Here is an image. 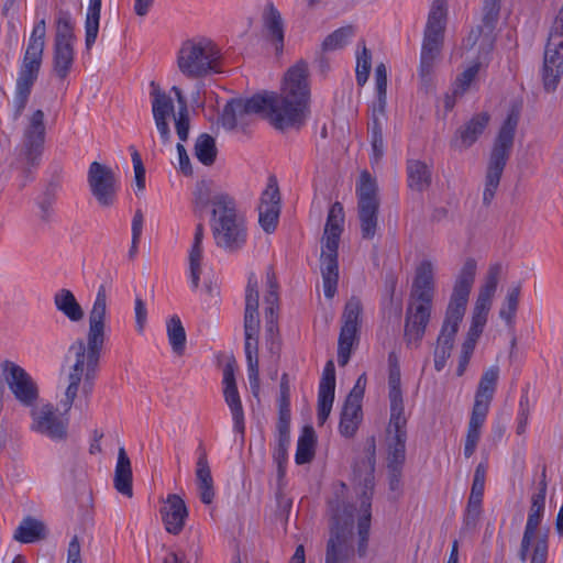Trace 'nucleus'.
<instances>
[{"mask_svg": "<svg viewBox=\"0 0 563 563\" xmlns=\"http://www.w3.org/2000/svg\"><path fill=\"white\" fill-rule=\"evenodd\" d=\"M307 62L298 60L285 74L280 93L264 91L274 99L268 106V121L277 130L301 125L309 115L310 84Z\"/></svg>", "mask_w": 563, "mask_h": 563, "instance_id": "nucleus-1", "label": "nucleus"}, {"mask_svg": "<svg viewBox=\"0 0 563 563\" xmlns=\"http://www.w3.org/2000/svg\"><path fill=\"white\" fill-rule=\"evenodd\" d=\"M434 294V267L430 261H423L417 267L412 284L411 298L406 311L404 339L409 347H418L426 333L431 316Z\"/></svg>", "mask_w": 563, "mask_h": 563, "instance_id": "nucleus-2", "label": "nucleus"}, {"mask_svg": "<svg viewBox=\"0 0 563 563\" xmlns=\"http://www.w3.org/2000/svg\"><path fill=\"white\" fill-rule=\"evenodd\" d=\"M104 343L87 339L76 340L69 346V353L74 355V363L70 365L64 398L60 406L67 413L75 402L79 390L85 396L92 391L95 379L98 375L101 352Z\"/></svg>", "mask_w": 563, "mask_h": 563, "instance_id": "nucleus-3", "label": "nucleus"}, {"mask_svg": "<svg viewBox=\"0 0 563 563\" xmlns=\"http://www.w3.org/2000/svg\"><path fill=\"white\" fill-rule=\"evenodd\" d=\"M477 263L474 258H467L454 283L453 291L445 311L440 333L437 339L435 349L452 352L454 339L463 320L468 296L475 282Z\"/></svg>", "mask_w": 563, "mask_h": 563, "instance_id": "nucleus-4", "label": "nucleus"}, {"mask_svg": "<svg viewBox=\"0 0 563 563\" xmlns=\"http://www.w3.org/2000/svg\"><path fill=\"white\" fill-rule=\"evenodd\" d=\"M210 227L214 243L228 253L240 251L246 243L247 228L231 196H219L211 210Z\"/></svg>", "mask_w": 563, "mask_h": 563, "instance_id": "nucleus-5", "label": "nucleus"}, {"mask_svg": "<svg viewBox=\"0 0 563 563\" xmlns=\"http://www.w3.org/2000/svg\"><path fill=\"white\" fill-rule=\"evenodd\" d=\"M448 0H432L423 30L420 66L418 71L421 86L427 92L432 87L434 62L443 46L444 33L448 24Z\"/></svg>", "mask_w": 563, "mask_h": 563, "instance_id": "nucleus-6", "label": "nucleus"}, {"mask_svg": "<svg viewBox=\"0 0 563 563\" xmlns=\"http://www.w3.org/2000/svg\"><path fill=\"white\" fill-rule=\"evenodd\" d=\"M177 67L188 79L205 78L222 71V54L210 38L199 36L186 40L177 52Z\"/></svg>", "mask_w": 563, "mask_h": 563, "instance_id": "nucleus-7", "label": "nucleus"}, {"mask_svg": "<svg viewBox=\"0 0 563 563\" xmlns=\"http://www.w3.org/2000/svg\"><path fill=\"white\" fill-rule=\"evenodd\" d=\"M518 121V113L511 111L504 121L494 142L488 161L483 192V203L486 206L490 205L493 201L499 186L501 175L510 157Z\"/></svg>", "mask_w": 563, "mask_h": 563, "instance_id": "nucleus-8", "label": "nucleus"}, {"mask_svg": "<svg viewBox=\"0 0 563 563\" xmlns=\"http://www.w3.org/2000/svg\"><path fill=\"white\" fill-rule=\"evenodd\" d=\"M375 446L358 459L353 466L354 482L362 488L360 515L357 518V548L360 558H364L368 548L371 528V506L374 489Z\"/></svg>", "mask_w": 563, "mask_h": 563, "instance_id": "nucleus-9", "label": "nucleus"}, {"mask_svg": "<svg viewBox=\"0 0 563 563\" xmlns=\"http://www.w3.org/2000/svg\"><path fill=\"white\" fill-rule=\"evenodd\" d=\"M357 216L362 238L372 240L378 229L379 197L377 180L363 170L356 184Z\"/></svg>", "mask_w": 563, "mask_h": 563, "instance_id": "nucleus-10", "label": "nucleus"}, {"mask_svg": "<svg viewBox=\"0 0 563 563\" xmlns=\"http://www.w3.org/2000/svg\"><path fill=\"white\" fill-rule=\"evenodd\" d=\"M501 9V0H483L481 23L471 29L468 35L462 42V48L471 51L479 47V58L490 56L496 42L495 30L497 27Z\"/></svg>", "mask_w": 563, "mask_h": 563, "instance_id": "nucleus-11", "label": "nucleus"}, {"mask_svg": "<svg viewBox=\"0 0 563 563\" xmlns=\"http://www.w3.org/2000/svg\"><path fill=\"white\" fill-rule=\"evenodd\" d=\"M273 100L265 97L264 93L254 95L249 99H231L223 108L220 118L221 124L225 130L232 131L236 128L247 126L253 114H260L268 120V106H272Z\"/></svg>", "mask_w": 563, "mask_h": 563, "instance_id": "nucleus-12", "label": "nucleus"}, {"mask_svg": "<svg viewBox=\"0 0 563 563\" xmlns=\"http://www.w3.org/2000/svg\"><path fill=\"white\" fill-rule=\"evenodd\" d=\"M327 542L324 563H349L354 555V518L351 510L336 515Z\"/></svg>", "mask_w": 563, "mask_h": 563, "instance_id": "nucleus-13", "label": "nucleus"}, {"mask_svg": "<svg viewBox=\"0 0 563 563\" xmlns=\"http://www.w3.org/2000/svg\"><path fill=\"white\" fill-rule=\"evenodd\" d=\"M563 74V3L551 27L543 60V85L547 91L555 90Z\"/></svg>", "mask_w": 563, "mask_h": 563, "instance_id": "nucleus-14", "label": "nucleus"}, {"mask_svg": "<svg viewBox=\"0 0 563 563\" xmlns=\"http://www.w3.org/2000/svg\"><path fill=\"white\" fill-rule=\"evenodd\" d=\"M277 444L274 450V461L278 467V476L285 474L284 464L287 462V450L290 443V386L288 374L284 373L280 378V395L278 400Z\"/></svg>", "mask_w": 563, "mask_h": 563, "instance_id": "nucleus-15", "label": "nucleus"}, {"mask_svg": "<svg viewBox=\"0 0 563 563\" xmlns=\"http://www.w3.org/2000/svg\"><path fill=\"white\" fill-rule=\"evenodd\" d=\"M90 194L101 208H111L117 201L118 181L111 167L92 162L87 173Z\"/></svg>", "mask_w": 563, "mask_h": 563, "instance_id": "nucleus-16", "label": "nucleus"}, {"mask_svg": "<svg viewBox=\"0 0 563 563\" xmlns=\"http://www.w3.org/2000/svg\"><path fill=\"white\" fill-rule=\"evenodd\" d=\"M45 115L42 110H35L27 119V125L23 132L22 154L26 161L24 174L27 177L31 169L38 165L43 153L46 129Z\"/></svg>", "mask_w": 563, "mask_h": 563, "instance_id": "nucleus-17", "label": "nucleus"}, {"mask_svg": "<svg viewBox=\"0 0 563 563\" xmlns=\"http://www.w3.org/2000/svg\"><path fill=\"white\" fill-rule=\"evenodd\" d=\"M2 369L14 398L25 407H33L38 398V388L30 374L11 361L3 362Z\"/></svg>", "mask_w": 563, "mask_h": 563, "instance_id": "nucleus-18", "label": "nucleus"}, {"mask_svg": "<svg viewBox=\"0 0 563 563\" xmlns=\"http://www.w3.org/2000/svg\"><path fill=\"white\" fill-rule=\"evenodd\" d=\"M361 312V300L356 297H351L344 307L342 314L343 324L338 342V363L340 366H345L351 357L352 347L357 339Z\"/></svg>", "mask_w": 563, "mask_h": 563, "instance_id": "nucleus-19", "label": "nucleus"}, {"mask_svg": "<svg viewBox=\"0 0 563 563\" xmlns=\"http://www.w3.org/2000/svg\"><path fill=\"white\" fill-rule=\"evenodd\" d=\"M32 423L31 429L42 435H45L54 441H62L67 438V419H62L57 416L55 408L49 405L40 407H32L31 410Z\"/></svg>", "mask_w": 563, "mask_h": 563, "instance_id": "nucleus-20", "label": "nucleus"}, {"mask_svg": "<svg viewBox=\"0 0 563 563\" xmlns=\"http://www.w3.org/2000/svg\"><path fill=\"white\" fill-rule=\"evenodd\" d=\"M407 417L389 418L387 427L388 467H402L406 459Z\"/></svg>", "mask_w": 563, "mask_h": 563, "instance_id": "nucleus-21", "label": "nucleus"}, {"mask_svg": "<svg viewBox=\"0 0 563 563\" xmlns=\"http://www.w3.org/2000/svg\"><path fill=\"white\" fill-rule=\"evenodd\" d=\"M108 317V292L104 285H100L92 307L88 314L87 339L101 343L106 342V328Z\"/></svg>", "mask_w": 563, "mask_h": 563, "instance_id": "nucleus-22", "label": "nucleus"}, {"mask_svg": "<svg viewBox=\"0 0 563 563\" xmlns=\"http://www.w3.org/2000/svg\"><path fill=\"white\" fill-rule=\"evenodd\" d=\"M223 396L232 413L234 430L244 435V411L242 401L238 391L233 365L227 364L223 368Z\"/></svg>", "mask_w": 563, "mask_h": 563, "instance_id": "nucleus-23", "label": "nucleus"}, {"mask_svg": "<svg viewBox=\"0 0 563 563\" xmlns=\"http://www.w3.org/2000/svg\"><path fill=\"white\" fill-rule=\"evenodd\" d=\"M335 389V367L332 360L325 363L318 391V412L319 424H323L332 409Z\"/></svg>", "mask_w": 563, "mask_h": 563, "instance_id": "nucleus-24", "label": "nucleus"}, {"mask_svg": "<svg viewBox=\"0 0 563 563\" xmlns=\"http://www.w3.org/2000/svg\"><path fill=\"white\" fill-rule=\"evenodd\" d=\"M258 283L254 274L247 280L245 294L244 334L245 336L258 335Z\"/></svg>", "mask_w": 563, "mask_h": 563, "instance_id": "nucleus-25", "label": "nucleus"}, {"mask_svg": "<svg viewBox=\"0 0 563 563\" xmlns=\"http://www.w3.org/2000/svg\"><path fill=\"white\" fill-rule=\"evenodd\" d=\"M161 512L166 530L169 533L178 534L188 516L185 501L176 494L168 495Z\"/></svg>", "mask_w": 563, "mask_h": 563, "instance_id": "nucleus-26", "label": "nucleus"}, {"mask_svg": "<svg viewBox=\"0 0 563 563\" xmlns=\"http://www.w3.org/2000/svg\"><path fill=\"white\" fill-rule=\"evenodd\" d=\"M498 378L499 367L497 365L490 366L483 373L475 394V401L473 406L474 410L488 413L490 402L496 391Z\"/></svg>", "mask_w": 563, "mask_h": 563, "instance_id": "nucleus-27", "label": "nucleus"}, {"mask_svg": "<svg viewBox=\"0 0 563 563\" xmlns=\"http://www.w3.org/2000/svg\"><path fill=\"white\" fill-rule=\"evenodd\" d=\"M321 275L324 295L327 298H332L336 292L339 280L338 247L328 249L327 245L322 246Z\"/></svg>", "mask_w": 563, "mask_h": 563, "instance_id": "nucleus-28", "label": "nucleus"}, {"mask_svg": "<svg viewBox=\"0 0 563 563\" xmlns=\"http://www.w3.org/2000/svg\"><path fill=\"white\" fill-rule=\"evenodd\" d=\"M490 115L487 112L475 114L470 121L460 128L456 139L452 144L462 148L472 146L477 141L479 135L483 134L486 126L488 125Z\"/></svg>", "mask_w": 563, "mask_h": 563, "instance_id": "nucleus-29", "label": "nucleus"}, {"mask_svg": "<svg viewBox=\"0 0 563 563\" xmlns=\"http://www.w3.org/2000/svg\"><path fill=\"white\" fill-rule=\"evenodd\" d=\"M344 211L340 202H334L328 213L324 227V243L328 249L339 247L340 235L343 230Z\"/></svg>", "mask_w": 563, "mask_h": 563, "instance_id": "nucleus-30", "label": "nucleus"}, {"mask_svg": "<svg viewBox=\"0 0 563 563\" xmlns=\"http://www.w3.org/2000/svg\"><path fill=\"white\" fill-rule=\"evenodd\" d=\"M203 238H205L203 225L201 223H199L196 227L194 241H192V245L189 251V257H188L190 279H191V285H192L194 289H197L199 287L200 275L202 272L201 263H202V258H203V246H202Z\"/></svg>", "mask_w": 563, "mask_h": 563, "instance_id": "nucleus-31", "label": "nucleus"}, {"mask_svg": "<svg viewBox=\"0 0 563 563\" xmlns=\"http://www.w3.org/2000/svg\"><path fill=\"white\" fill-rule=\"evenodd\" d=\"M113 482L115 489L120 494L132 497V467L131 461L124 448H120L118 451V461L115 465Z\"/></svg>", "mask_w": 563, "mask_h": 563, "instance_id": "nucleus-32", "label": "nucleus"}, {"mask_svg": "<svg viewBox=\"0 0 563 563\" xmlns=\"http://www.w3.org/2000/svg\"><path fill=\"white\" fill-rule=\"evenodd\" d=\"M54 305L57 311L71 322H79L85 317L82 307L77 301L75 295L67 288H62L55 292Z\"/></svg>", "mask_w": 563, "mask_h": 563, "instance_id": "nucleus-33", "label": "nucleus"}, {"mask_svg": "<svg viewBox=\"0 0 563 563\" xmlns=\"http://www.w3.org/2000/svg\"><path fill=\"white\" fill-rule=\"evenodd\" d=\"M407 183L411 190L422 192L431 185V168L419 159L407 162Z\"/></svg>", "mask_w": 563, "mask_h": 563, "instance_id": "nucleus-34", "label": "nucleus"}, {"mask_svg": "<svg viewBox=\"0 0 563 563\" xmlns=\"http://www.w3.org/2000/svg\"><path fill=\"white\" fill-rule=\"evenodd\" d=\"M43 53L41 51L25 49L16 82L33 87L38 77Z\"/></svg>", "mask_w": 563, "mask_h": 563, "instance_id": "nucleus-35", "label": "nucleus"}, {"mask_svg": "<svg viewBox=\"0 0 563 563\" xmlns=\"http://www.w3.org/2000/svg\"><path fill=\"white\" fill-rule=\"evenodd\" d=\"M263 22L271 41L276 45V51H282L284 46V22L273 3H268L265 8Z\"/></svg>", "mask_w": 563, "mask_h": 563, "instance_id": "nucleus-36", "label": "nucleus"}, {"mask_svg": "<svg viewBox=\"0 0 563 563\" xmlns=\"http://www.w3.org/2000/svg\"><path fill=\"white\" fill-rule=\"evenodd\" d=\"M267 286L268 290L265 296V320L266 330L269 333H274L277 321V309H278V294H277V282L273 271L267 272Z\"/></svg>", "mask_w": 563, "mask_h": 563, "instance_id": "nucleus-37", "label": "nucleus"}, {"mask_svg": "<svg viewBox=\"0 0 563 563\" xmlns=\"http://www.w3.org/2000/svg\"><path fill=\"white\" fill-rule=\"evenodd\" d=\"M45 536L44 523L33 517H26L15 529L13 539L21 543H33L44 539Z\"/></svg>", "mask_w": 563, "mask_h": 563, "instance_id": "nucleus-38", "label": "nucleus"}, {"mask_svg": "<svg viewBox=\"0 0 563 563\" xmlns=\"http://www.w3.org/2000/svg\"><path fill=\"white\" fill-rule=\"evenodd\" d=\"M362 421V404L344 402L339 424L340 433L352 438Z\"/></svg>", "mask_w": 563, "mask_h": 563, "instance_id": "nucleus-39", "label": "nucleus"}, {"mask_svg": "<svg viewBox=\"0 0 563 563\" xmlns=\"http://www.w3.org/2000/svg\"><path fill=\"white\" fill-rule=\"evenodd\" d=\"M74 64L73 44L54 43L53 69L59 79H65Z\"/></svg>", "mask_w": 563, "mask_h": 563, "instance_id": "nucleus-40", "label": "nucleus"}, {"mask_svg": "<svg viewBox=\"0 0 563 563\" xmlns=\"http://www.w3.org/2000/svg\"><path fill=\"white\" fill-rule=\"evenodd\" d=\"M388 388L390 417L405 416L404 399L400 388V369L398 366H391L389 369Z\"/></svg>", "mask_w": 563, "mask_h": 563, "instance_id": "nucleus-41", "label": "nucleus"}, {"mask_svg": "<svg viewBox=\"0 0 563 563\" xmlns=\"http://www.w3.org/2000/svg\"><path fill=\"white\" fill-rule=\"evenodd\" d=\"M486 412L474 409L472 410L464 444V455L466 459L471 457L476 451L477 443L481 439V429L486 420Z\"/></svg>", "mask_w": 563, "mask_h": 563, "instance_id": "nucleus-42", "label": "nucleus"}, {"mask_svg": "<svg viewBox=\"0 0 563 563\" xmlns=\"http://www.w3.org/2000/svg\"><path fill=\"white\" fill-rule=\"evenodd\" d=\"M101 0H89L85 21V45L89 51L95 44L100 22Z\"/></svg>", "mask_w": 563, "mask_h": 563, "instance_id": "nucleus-43", "label": "nucleus"}, {"mask_svg": "<svg viewBox=\"0 0 563 563\" xmlns=\"http://www.w3.org/2000/svg\"><path fill=\"white\" fill-rule=\"evenodd\" d=\"M316 433L312 427L307 426L298 439L295 461L297 464L309 463L314 456Z\"/></svg>", "mask_w": 563, "mask_h": 563, "instance_id": "nucleus-44", "label": "nucleus"}, {"mask_svg": "<svg viewBox=\"0 0 563 563\" xmlns=\"http://www.w3.org/2000/svg\"><path fill=\"white\" fill-rule=\"evenodd\" d=\"M219 196H229L222 191L213 190V183L208 180H201L197 183L194 191V205L196 210H203L209 205L211 210H214V201Z\"/></svg>", "mask_w": 563, "mask_h": 563, "instance_id": "nucleus-45", "label": "nucleus"}, {"mask_svg": "<svg viewBox=\"0 0 563 563\" xmlns=\"http://www.w3.org/2000/svg\"><path fill=\"white\" fill-rule=\"evenodd\" d=\"M521 294V284L518 283L511 286L505 297V301L499 310V317L506 322L507 325L512 327L515 323L516 313L519 306V298Z\"/></svg>", "mask_w": 563, "mask_h": 563, "instance_id": "nucleus-46", "label": "nucleus"}, {"mask_svg": "<svg viewBox=\"0 0 563 563\" xmlns=\"http://www.w3.org/2000/svg\"><path fill=\"white\" fill-rule=\"evenodd\" d=\"M195 156L200 163L210 166L214 163L217 157V147L214 139L207 134H200L195 143Z\"/></svg>", "mask_w": 563, "mask_h": 563, "instance_id": "nucleus-47", "label": "nucleus"}, {"mask_svg": "<svg viewBox=\"0 0 563 563\" xmlns=\"http://www.w3.org/2000/svg\"><path fill=\"white\" fill-rule=\"evenodd\" d=\"M167 335L173 352L183 355L186 346V332L178 316H173L167 321Z\"/></svg>", "mask_w": 563, "mask_h": 563, "instance_id": "nucleus-48", "label": "nucleus"}, {"mask_svg": "<svg viewBox=\"0 0 563 563\" xmlns=\"http://www.w3.org/2000/svg\"><path fill=\"white\" fill-rule=\"evenodd\" d=\"M152 87L154 88L152 92V112L154 119H167L170 114L174 113V103L169 96L166 92L162 91L158 87L152 82Z\"/></svg>", "mask_w": 563, "mask_h": 563, "instance_id": "nucleus-49", "label": "nucleus"}, {"mask_svg": "<svg viewBox=\"0 0 563 563\" xmlns=\"http://www.w3.org/2000/svg\"><path fill=\"white\" fill-rule=\"evenodd\" d=\"M354 35V29L351 25L340 27L329 34L321 44L322 52H332L343 48L349 40Z\"/></svg>", "mask_w": 563, "mask_h": 563, "instance_id": "nucleus-50", "label": "nucleus"}, {"mask_svg": "<svg viewBox=\"0 0 563 563\" xmlns=\"http://www.w3.org/2000/svg\"><path fill=\"white\" fill-rule=\"evenodd\" d=\"M476 47H477V56H476L477 60L472 66L466 68L457 77V79L455 81V88H454V95L455 96L463 95L468 89V87L471 86L472 81L477 76L482 63L487 62L488 58H489V56L486 59L479 58V47L478 46H476Z\"/></svg>", "mask_w": 563, "mask_h": 563, "instance_id": "nucleus-51", "label": "nucleus"}, {"mask_svg": "<svg viewBox=\"0 0 563 563\" xmlns=\"http://www.w3.org/2000/svg\"><path fill=\"white\" fill-rule=\"evenodd\" d=\"M545 509V500L538 498V497H531V505L528 514V519L526 523L525 531L526 533L536 536L538 528L541 523V520L543 518Z\"/></svg>", "mask_w": 563, "mask_h": 563, "instance_id": "nucleus-52", "label": "nucleus"}, {"mask_svg": "<svg viewBox=\"0 0 563 563\" xmlns=\"http://www.w3.org/2000/svg\"><path fill=\"white\" fill-rule=\"evenodd\" d=\"M279 212L280 206H274L272 203L258 206L260 223L265 232L271 233L276 229Z\"/></svg>", "mask_w": 563, "mask_h": 563, "instance_id": "nucleus-53", "label": "nucleus"}, {"mask_svg": "<svg viewBox=\"0 0 563 563\" xmlns=\"http://www.w3.org/2000/svg\"><path fill=\"white\" fill-rule=\"evenodd\" d=\"M75 40L70 14L60 12L57 19L55 43L73 44Z\"/></svg>", "mask_w": 563, "mask_h": 563, "instance_id": "nucleus-54", "label": "nucleus"}, {"mask_svg": "<svg viewBox=\"0 0 563 563\" xmlns=\"http://www.w3.org/2000/svg\"><path fill=\"white\" fill-rule=\"evenodd\" d=\"M372 67L371 51L363 43L362 51L356 56V82L358 86H364L368 79Z\"/></svg>", "mask_w": 563, "mask_h": 563, "instance_id": "nucleus-55", "label": "nucleus"}, {"mask_svg": "<svg viewBox=\"0 0 563 563\" xmlns=\"http://www.w3.org/2000/svg\"><path fill=\"white\" fill-rule=\"evenodd\" d=\"M375 84L377 92L378 111L380 114L385 113L386 95H387V68L385 64L380 63L375 69Z\"/></svg>", "mask_w": 563, "mask_h": 563, "instance_id": "nucleus-56", "label": "nucleus"}, {"mask_svg": "<svg viewBox=\"0 0 563 563\" xmlns=\"http://www.w3.org/2000/svg\"><path fill=\"white\" fill-rule=\"evenodd\" d=\"M31 90V86L16 82L13 98V120H18L22 115L29 102Z\"/></svg>", "mask_w": 563, "mask_h": 563, "instance_id": "nucleus-57", "label": "nucleus"}, {"mask_svg": "<svg viewBox=\"0 0 563 563\" xmlns=\"http://www.w3.org/2000/svg\"><path fill=\"white\" fill-rule=\"evenodd\" d=\"M46 36L45 19L40 20L33 27L26 48L44 52Z\"/></svg>", "mask_w": 563, "mask_h": 563, "instance_id": "nucleus-58", "label": "nucleus"}, {"mask_svg": "<svg viewBox=\"0 0 563 563\" xmlns=\"http://www.w3.org/2000/svg\"><path fill=\"white\" fill-rule=\"evenodd\" d=\"M482 515V501L470 499L464 515V526L467 529H474Z\"/></svg>", "mask_w": 563, "mask_h": 563, "instance_id": "nucleus-59", "label": "nucleus"}, {"mask_svg": "<svg viewBox=\"0 0 563 563\" xmlns=\"http://www.w3.org/2000/svg\"><path fill=\"white\" fill-rule=\"evenodd\" d=\"M487 322V316L483 313L473 312L472 323L467 333V341L476 343L481 336L483 329Z\"/></svg>", "mask_w": 563, "mask_h": 563, "instance_id": "nucleus-60", "label": "nucleus"}, {"mask_svg": "<svg viewBox=\"0 0 563 563\" xmlns=\"http://www.w3.org/2000/svg\"><path fill=\"white\" fill-rule=\"evenodd\" d=\"M212 478L211 470L208 463L206 450L199 446V456L196 463V481Z\"/></svg>", "mask_w": 563, "mask_h": 563, "instance_id": "nucleus-61", "label": "nucleus"}, {"mask_svg": "<svg viewBox=\"0 0 563 563\" xmlns=\"http://www.w3.org/2000/svg\"><path fill=\"white\" fill-rule=\"evenodd\" d=\"M274 205L280 206V195L277 183L274 178H271L266 189L262 194L261 203L260 205Z\"/></svg>", "mask_w": 563, "mask_h": 563, "instance_id": "nucleus-62", "label": "nucleus"}, {"mask_svg": "<svg viewBox=\"0 0 563 563\" xmlns=\"http://www.w3.org/2000/svg\"><path fill=\"white\" fill-rule=\"evenodd\" d=\"M500 273H501V265L500 264L492 265L489 267L488 272H487V276L485 278V283L481 287V289L495 294L496 289H497V286H498Z\"/></svg>", "mask_w": 563, "mask_h": 563, "instance_id": "nucleus-63", "label": "nucleus"}, {"mask_svg": "<svg viewBox=\"0 0 563 563\" xmlns=\"http://www.w3.org/2000/svg\"><path fill=\"white\" fill-rule=\"evenodd\" d=\"M500 273H501V265L500 264L492 265L489 267L488 272H487V276L485 278V283L481 287V289L495 294L496 289H497V286H498Z\"/></svg>", "mask_w": 563, "mask_h": 563, "instance_id": "nucleus-64", "label": "nucleus"}]
</instances>
